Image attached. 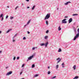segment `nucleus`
Wrapping results in <instances>:
<instances>
[{
  "label": "nucleus",
  "mask_w": 79,
  "mask_h": 79,
  "mask_svg": "<svg viewBox=\"0 0 79 79\" xmlns=\"http://www.w3.org/2000/svg\"><path fill=\"white\" fill-rule=\"evenodd\" d=\"M48 32H49V31L48 30H47L46 32V34H48Z\"/></svg>",
  "instance_id": "obj_24"
},
{
  "label": "nucleus",
  "mask_w": 79,
  "mask_h": 79,
  "mask_svg": "<svg viewBox=\"0 0 79 79\" xmlns=\"http://www.w3.org/2000/svg\"><path fill=\"white\" fill-rule=\"evenodd\" d=\"M7 8H9V6H7Z\"/></svg>",
  "instance_id": "obj_51"
},
{
  "label": "nucleus",
  "mask_w": 79,
  "mask_h": 79,
  "mask_svg": "<svg viewBox=\"0 0 79 79\" xmlns=\"http://www.w3.org/2000/svg\"><path fill=\"white\" fill-rule=\"evenodd\" d=\"M64 63H62L61 64V66H62L63 68H64Z\"/></svg>",
  "instance_id": "obj_11"
},
{
  "label": "nucleus",
  "mask_w": 79,
  "mask_h": 79,
  "mask_svg": "<svg viewBox=\"0 0 79 79\" xmlns=\"http://www.w3.org/2000/svg\"><path fill=\"white\" fill-rule=\"evenodd\" d=\"M13 60H16V57L14 56L13 58Z\"/></svg>",
  "instance_id": "obj_31"
},
{
  "label": "nucleus",
  "mask_w": 79,
  "mask_h": 79,
  "mask_svg": "<svg viewBox=\"0 0 79 79\" xmlns=\"http://www.w3.org/2000/svg\"><path fill=\"white\" fill-rule=\"evenodd\" d=\"M13 73V72L12 71H10L9 72H8L6 74V76H9V75H10V74H11L12 73Z\"/></svg>",
  "instance_id": "obj_5"
},
{
  "label": "nucleus",
  "mask_w": 79,
  "mask_h": 79,
  "mask_svg": "<svg viewBox=\"0 0 79 79\" xmlns=\"http://www.w3.org/2000/svg\"><path fill=\"white\" fill-rule=\"evenodd\" d=\"M35 67V65L34 64H33L31 66L32 68H34Z\"/></svg>",
  "instance_id": "obj_19"
},
{
  "label": "nucleus",
  "mask_w": 79,
  "mask_h": 79,
  "mask_svg": "<svg viewBox=\"0 0 79 79\" xmlns=\"http://www.w3.org/2000/svg\"><path fill=\"white\" fill-rule=\"evenodd\" d=\"M50 17V14H47L44 18V20H46V19H49Z\"/></svg>",
  "instance_id": "obj_1"
},
{
  "label": "nucleus",
  "mask_w": 79,
  "mask_h": 79,
  "mask_svg": "<svg viewBox=\"0 0 79 79\" xmlns=\"http://www.w3.org/2000/svg\"><path fill=\"white\" fill-rule=\"evenodd\" d=\"M73 21V19L72 18H70L69 20V23H71V22Z\"/></svg>",
  "instance_id": "obj_6"
},
{
  "label": "nucleus",
  "mask_w": 79,
  "mask_h": 79,
  "mask_svg": "<svg viewBox=\"0 0 79 79\" xmlns=\"http://www.w3.org/2000/svg\"><path fill=\"white\" fill-rule=\"evenodd\" d=\"M71 3V2L69 1L65 3H64V5H68L69 3Z\"/></svg>",
  "instance_id": "obj_7"
},
{
  "label": "nucleus",
  "mask_w": 79,
  "mask_h": 79,
  "mask_svg": "<svg viewBox=\"0 0 79 79\" xmlns=\"http://www.w3.org/2000/svg\"><path fill=\"white\" fill-rule=\"evenodd\" d=\"M50 73H51V72L50 71H48V74H50Z\"/></svg>",
  "instance_id": "obj_28"
},
{
  "label": "nucleus",
  "mask_w": 79,
  "mask_h": 79,
  "mask_svg": "<svg viewBox=\"0 0 79 79\" xmlns=\"http://www.w3.org/2000/svg\"><path fill=\"white\" fill-rule=\"evenodd\" d=\"M58 31H61V27H60V26L59 27H58Z\"/></svg>",
  "instance_id": "obj_10"
},
{
  "label": "nucleus",
  "mask_w": 79,
  "mask_h": 79,
  "mask_svg": "<svg viewBox=\"0 0 79 79\" xmlns=\"http://www.w3.org/2000/svg\"><path fill=\"white\" fill-rule=\"evenodd\" d=\"M21 79H24V78H22Z\"/></svg>",
  "instance_id": "obj_55"
},
{
  "label": "nucleus",
  "mask_w": 79,
  "mask_h": 79,
  "mask_svg": "<svg viewBox=\"0 0 79 79\" xmlns=\"http://www.w3.org/2000/svg\"><path fill=\"white\" fill-rule=\"evenodd\" d=\"M8 18V15H7L6 17V19H7Z\"/></svg>",
  "instance_id": "obj_36"
},
{
  "label": "nucleus",
  "mask_w": 79,
  "mask_h": 79,
  "mask_svg": "<svg viewBox=\"0 0 79 79\" xmlns=\"http://www.w3.org/2000/svg\"><path fill=\"white\" fill-rule=\"evenodd\" d=\"M24 65L25 64H23L22 65V68H23V67H24Z\"/></svg>",
  "instance_id": "obj_34"
},
{
  "label": "nucleus",
  "mask_w": 79,
  "mask_h": 79,
  "mask_svg": "<svg viewBox=\"0 0 79 79\" xmlns=\"http://www.w3.org/2000/svg\"><path fill=\"white\" fill-rule=\"evenodd\" d=\"M78 14H73V16H77Z\"/></svg>",
  "instance_id": "obj_22"
},
{
  "label": "nucleus",
  "mask_w": 79,
  "mask_h": 79,
  "mask_svg": "<svg viewBox=\"0 0 79 79\" xmlns=\"http://www.w3.org/2000/svg\"><path fill=\"white\" fill-rule=\"evenodd\" d=\"M2 53V51H0V53Z\"/></svg>",
  "instance_id": "obj_52"
},
{
  "label": "nucleus",
  "mask_w": 79,
  "mask_h": 79,
  "mask_svg": "<svg viewBox=\"0 0 79 79\" xmlns=\"http://www.w3.org/2000/svg\"><path fill=\"white\" fill-rule=\"evenodd\" d=\"M31 20H29V21L27 23V25H28V24H29V23H30V22H31Z\"/></svg>",
  "instance_id": "obj_17"
},
{
  "label": "nucleus",
  "mask_w": 79,
  "mask_h": 79,
  "mask_svg": "<svg viewBox=\"0 0 79 79\" xmlns=\"http://www.w3.org/2000/svg\"><path fill=\"white\" fill-rule=\"evenodd\" d=\"M14 17H11V16L10 17V19H13V18H14Z\"/></svg>",
  "instance_id": "obj_27"
},
{
  "label": "nucleus",
  "mask_w": 79,
  "mask_h": 79,
  "mask_svg": "<svg viewBox=\"0 0 79 79\" xmlns=\"http://www.w3.org/2000/svg\"><path fill=\"white\" fill-rule=\"evenodd\" d=\"M66 19H64L62 20V24H66L67 23V21H66Z\"/></svg>",
  "instance_id": "obj_4"
},
{
  "label": "nucleus",
  "mask_w": 79,
  "mask_h": 79,
  "mask_svg": "<svg viewBox=\"0 0 79 79\" xmlns=\"http://www.w3.org/2000/svg\"><path fill=\"white\" fill-rule=\"evenodd\" d=\"M74 25H75L76 24V23H74L73 24Z\"/></svg>",
  "instance_id": "obj_48"
},
{
  "label": "nucleus",
  "mask_w": 79,
  "mask_h": 79,
  "mask_svg": "<svg viewBox=\"0 0 79 79\" xmlns=\"http://www.w3.org/2000/svg\"><path fill=\"white\" fill-rule=\"evenodd\" d=\"M57 10H58V8H57Z\"/></svg>",
  "instance_id": "obj_54"
},
{
  "label": "nucleus",
  "mask_w": 79,
  "mask_h": 79,
  "mask_svg": "<svg viewBox=\"0 0 79 79\" xmlns=\"http://www.w3.org/2000/svg\"><path fill=\"white\" fill-rule=\"evenodd\" d=\"M59 66V65L57 64V65H56V68L57 69H58V67Z\"/></svg>",
  "instance_id": "obj_23"
},
{
  "label": "nucleus",
  "mask_w": 79,
  "mask_h": 79,
  "mask_svg": "<svg viewBox=\"0 0 79 79\" xmlns=\"http://www.w3.org/2000/svg\"><path fill=\"white\" fill-rule=\"evenodd\" d=\"M26 2H29V0H26Z\"/></svg>",
  "instance_id": "obj_43"
},
{
  "label": "nucleus",
  "mask_w": 79,
  "mask_h": 79,
  "mask_svg": "<svg viewBox=\"0 0 79 79\" xmlns=\"http://www.w3.org/2000/svg\"><path fill=\"white\" fill-rule=\"evenodd\" d=\"M79 78V77L77 76H75L74 78H73V79H78Z\"/></svg>",
  "instance_id": "obj_14"
},
{
  "label": "nucleus",
  "mask_w": 79,
  "mask_h": 79,
  "mask_svg": "<svg viewBox=\"0 0 79 79\" xmlns=\"http://www.w3.org/2000/svg\"><path fill=\"white\" fill-rule=\"evenodd\" d=\"M61 52V48H59L58 51V52Z\"/></svg>",
  "instance_id": "obj_21"
},
{
  "label": "nucleus",
  "mask_w": 79,
  "mask_h": 79,
  "mask_svg": "<svg viewBox=\"0 0 79 79\" xmlns=\"http://www.w3.org/2000/svg\"><path fill=\"white\" fill-rule=\"evenodd\" d=\"M27 33L28 34H30V32H29V31H27Z\"/></svg>",
  "instance_id": "obj_38"
},
{
  "label": "nucleus",
  "mask_w": 79,
  "mask_h": 79,
  "mask_svg": "<svg viewBox=\"0 0 79 79\" xmlns=\"http://www.w3.org/2000/svg\"><path fill=\"white\" fill-rule=\"evenodd\" d=\"M61 59H60V58H57L56 59V60H59V61H61Z\"/></svg>",
  "instance_id": "obj_16"
},
{
  "label": "nucleus",
  "mask_w": 79,
  "mask_h": 79,
  "mask_svg": "<svg viewBox=\"0 0 79 79\" xmlns=\"http://www.w3.org/2000/svg\"><path fill=\"white\" fill-rule=\"evenodd\" d=\"M74 32H75L76 34V29L75 28L74 29Z\"/></svg>",
  "instance_id": "obj_26"
},
{
  "label": "nucleus",
  "mask_w": 79,
  "mask_h": 79,
  "mask_svg": "<svg viewBox=\"0 0 79 79\" xmlns=\"http://www.w3.org/2000/svg\"><path fill=\"white\" fill-rule=\"evenodd\" d=\"M35 48H37V47H33L32 48V50H35Z\"/></svg>",
  "instance_id": "obj_29"
},
{
  "label": "nucleus",
  "mask_w": 79,
  "mask_h": 79,
  "mask_svg": "<svg viewBox=\"0 0 79 79\" xmlns=\"http://www.w3.org/2000/svg\"><path fill=\"white\" fill-rule=\"evenodd\" d=\"M76 65H74L73 67V69H74V70H75V69H76Z\"/></svg>",
  "instance_id": "obj_9"
},
{
  "label": "nucleus",
  "mask_w": 79,
  "mask_h": 79,
  "mask_svg": "<svg viewBox=\"0 0 79 79\" xmlns=\"http://www.w3.org/2000/svg\"><path fill=\"white\" fill-rule=\"evenodd\" d=\"M3 14H1L0 15V18H2V17H3Z\"/></svg>",
  "instance_id": "obj_15"
},
{
  "label": "nucleus",
  "mask_w": 79,
  "mask_h": 79,
  "mask_svg": "<svg viewBox=\"0 0 79 79\" xmlns=\"http://www.w3.org/2000/svg\"><path fill=\"white\" fill-rule=\"evenodd\" d=\"M18 35V34H16L14 36H15H15H16V35Z\"/></svg>",
  "instance_id": "obj_44"
},
{
  "label": "nucleus",
  "mask_w": 79,
  "mask_h": 79,
  "mask_svg": "<svg viewBox=\"0 0 79 79\" xmlns=\"http://www.w3.org/2000/svg\"><path fill=\"white\" fill-rule=\"evenodd\" d=\"M68 17L66 16H65L64 17V18H68Z\"/></svg>",
  "instance_id": "obj_42"
},
{
  "label": "nucleus",
  "mask_w": 79,
  "mask_h": 79,
  "mask_svg": "<svg viewBox=\"0 0 79 79\" xmlns=\"http://www.w3.org/2000/svg\"><path fill=\"white\" fill-rule=\"evenodd\" d=\"M22 5H24V4H23V3H22Z\"/></svg>",
  "instance_id": "obj_53"
},
{
  "label": "nucleus",
  "mask_w": 79,
  "mask_h": 79,
  "mask_svg": "<svg viewBox=\"0 0 79 79\" xmlns=\"http://www.w3.org/2000/svg\"><path fill=\"white\" fill-rule=\"evenodd\" d=\"M12 30V29H9L7 31H6V33H8V32H10Z\"/></svg>",
  "instance_id": "obj_8"
},
{
  "label": "nucleus",
  "mask_w": 79,
  "mask_h": 79,
  "mask_svg": "<svg viewBox=\"0 0 79 79\" xmlns=\"http://www.w3.org/2000/svg\"><path fill=\"white\" fill-rule=\"evenodd\" d=\"M48 69H50V66H48Z\"/></svg>",
  "instance_id": "obj_50"
},
{
  "label": "nucleus",
  "mask_w": 79,
  "mask_h": 79,
  "mask_svg": "<svg viewBox=\"0 0 79 79\" xmlns=\"http://www.w3.org/2000/svg\"><path fill=\"white\" fill-rule=\"evenodd\" d=\"M22 73H23V72L22 71L20 73V75H21V74H22Z\"/></svg>",
  "instance_id": "obj_35"
},
{
  "label": "nucleus",
  "mask_w": 79,
  "mask_h": 79,
  "mask_svg": "<svg viewBox=\"0 0 79 79\" xmlns=\"http://www.w3.org/2000/svg\"><path fill=\"white\" fill-rule=\"evenodd\" d=\"M56 76H55L53 77H52L51 78V79H54L55 78H56Z\"/></svg>",
  "instance_id": "obj_25"
},
{
  "label": "nucleus",
  "mask_w": 79,
  "mask_h": 79,
  "mask_svg": "<svg viewBox=\"0 0 79 79\" xmlns=\"http://www.w3.org/2000/svg\"><path fill=\"white\" fill-rule=\"evenodd\" d=\"M18 7H19L18 6H17L15 9V10H17V8H18Z\"/></svg>",
  "instance_id": "obj_32"
},
{
  "label": "nucleus",
  "mask_w": 79,
  "mask_h": 79,
  "mask_svg": "<svg viewBox=\"0 0 79 79\" xmlns=\"http://www.w3.org/2000/svg\"><path fill=\"white\" fill-rule=\"evenodd\" d=\"M48 36H46L44 37V39H45L46 40L47 39V38H48Z\"/></svg>",
  "instance_id": "obj_12"
},
{
  "label": "nucleus",
  "mask_w": 79,
  "mask_h": 79,
  "mask_svg": "<svg viewBox=\"0 0 79 79\" xmlns=\"http://www.w3.org/2000/svg\"><path fill=\"white\" fill-rule=\"evenodd\" d=\"M60 61L59 60V61H57V63H60Z\"/></svg>",
  "instance_id": "obj_45"
},
{
  "label": "nucleus",
  "mask_w": 79,
  "mask_h": 79,
  "mask_svg": "<svg viewBox=\"0 0 79 79\" xmlns=\"http://www.w3.org/2000/svg\"><path fill=\"white\" fill-rule=\"evenodd\" d=\"M46 24L47 25V26L48 25V21H46Z\"/></svg>",
  "instance_id": "obj_20"
},
{
  "label": "nucleus",
  "mask_w": 79,
  "mask_h": 79,
  "mask_svg": "<svg viewBox=\"0 0 79 79\" xmlns=\"http://www.w3.org/2000/svg\"><path fill=\"white\" fill-rule=\"evenodd\" d=\"M9 68V67H6V69H8Z\"/></svg>",
  "instance_id": "obj_40"
},
{
  "label": "nucleus",
  "mask_w": 79,
  "mask_h": 79,
  "mask_svg": "<svg viewBox=\"0 0 79 79\" xmlns=\"http://www.w3.org/2000/svg\"><path fill=\"white\" fill-rule=\"evenodd\" d=\"M2 33V31H0V34Z\"/></svg>",
  "instance_id": "obj_49"
},
{
  "label": "nucleus",
  "mask_w": 79,
  "mask_h": 79,
  "mask_svg": "<svg viewBox=\"0 0 79 79\" xmlns=\"http://www.w3.org/2000/svg\"><path fill=\"white\" fill-rule=\"evenodd\" d=\"M35 6H33V7H32V10H34V8H35Z\"/></svg>",
  "instance_id": "obj_18"
},
{
  "label": "nucleus",
  "mask_w": 79,
  "mask_h": 79,
  "mask_svg": "<svg viewBox=\"0 0 79 79\" xmlns=\"http://www.w3.org/2000/svg\"><path fill=\"white\" fill-rule=\"evenodd\" d=\"M3 17H2V21H3Z\"/></svg>",
  "instance_id": "obj_37"
},
{
  "label": "nucleus",
  "mask_w": 79,
  "mask_h": 79,
  "mask_svg": "<svg viewBox=\"0 0 79 79\" xmlns=\"http://www.w3.org/2000/svg\"><path fill=\"white\" fill-rule=\"evenodd\" d=\"M48 42H47L45 44V43H41L40 44V46H44L45 45V47H47V45H48Z\"/></svg>",
  "instance_id": "obj_2"
},
{
  "label": "nucleus",
  "mask_w": 79,
  "mask_h": 79,
  "mask_svg": "<svg viewBox=\"0 0 79 79\" xmlns=\"http://www.w3.org/2000/svg\"><path fill=\"white\" fill-rule=\"evenodd\" d=\"M13 42H15V40L14 39L13 40Z\"/></svg>",
  "instance_id": "obj_41"
},
{
  "label": "nucleus",
  "mask_w": 79,
  "mask_h": 79,
  "mask_svg": "<svg viewBox=\"0 0 79 79\" xmlns=\"http://www.w3.org/2000/svg\"><path fill=\"white\" fill-rule=\"evenodd\" d=\"M30 8V7H29V6H27V8Z\"/></svg>",
  "instance_id": "obj_47"
},
{
  "label": "nucleus",
  "mask_w": 79,
  "mask_h": 79,
  "mask_svg": "<svg viewBox=\"0 0 79 79\" xmlns=\"http://www.w3.org/2000/svg\"><path fill=\"white\" fill-rule=\"evenodd\" d=\"M23 40H26V37H24L23 38Z\"/></svg>",
  "instance_id": "obj_30"
},
{
  "label": "nucleus",
  "mask_w": 79,
  "mask_h": 79,
  "mask_svg": "<svg viewBox=\"0 0 79 79\" xmlns=\"http://www.w3.org/2000/svg\"><path fill=\"white\" fill-rule=\"evenodd\" d=\"M15 36H14L13 38V40H14L15 39Z\"/></svg>",
  "instance_id": "obj_46"
},
{
  "label": "nucleus",
  "mask_w": 79,
  "mask_h": 79,
  "mask_svg": "<svg viewBox=\"0 0 79 79\" xmlns=\"http://www.w3.org/2000/svg\"><path fill=\"white\" fill-rule=\"evenodd\" d=\"M39 76V75L37 74H36L34 75V77H37V76Z\"/></svg>",
  "instance_id": "obj_13"
},
{
  "label": "nucleus",
  "mask_w": 79,
  "mask_h": 79,
  "mask_svg": "<svg viewBox=\"0 0 79 79\" xmlns=\"http://www.w3.org/2000/svg\"><path fill=\"white\" fill-rule=\"evenodd\" d=\"M19 57L18 56L17 57V60H19Z\"/></svg>",
  "instance_id": "obj_33"
},
{
  "label": "nucleus",
  "mask_w": 79,
  "mask_h": 79,
  "mask_svg": "<svg viewBox=\"0 0 79 79\" xmlns=\"http://www.w3.org/2000/svg\"><path fill=\"white\" fill-rule=\"evenodd\" d=\"M27 24H26V25H25L24 26V27H26V26H27Z\"/></svg>",
  "instance_id": "obj_39"
},
{
  "label": "nucleus",
  "mask_w": 79,
  "mask_h": 79,
  "mask_svg": "<svg viewBox=\"0 0 79 79\" xmlns=\"http://www.w3.org/2000/svg\"><path fill=\"white\" fill-rule=\"evenodd\" d=\"M34 56H35V54H34L32 55V56H30L28 58V59L27 60V61H28L29 60H32V58H33Z\"/></svg>",
  "instance_id": "obj_3"
}]
</instances>
